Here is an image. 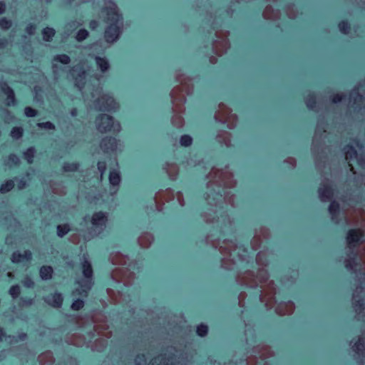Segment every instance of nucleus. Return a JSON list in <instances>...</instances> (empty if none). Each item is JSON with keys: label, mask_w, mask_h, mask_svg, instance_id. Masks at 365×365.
<instances>
[{"label": "nucleus", "mask_w": 365, "mask_h": 365, "mask_svg": "<svg viewBox=\"0 0 365 365\" xmlns=\"http://www.w3.org/2000/svg\"><path fill=\"white\" fill-rule=\"evenodd\" d=\"M71 74L74 79L75 86L80 90L85 88L86 83V71L83 67H73L71 69Z\"/></svg>", "instance_id": "nucleus-18"}, {"label": "nucleus", "mask_w": 365, "mask_h": 365, "mask_svg": "<svg viewBox=\"0 0 365 365\" xmlns=\"http://www.w3.org/2000/svg\"><path fill=\"white\" fill-rule=\"evenodd\" d=\"M107 169V164L105 161H98L97 163V172L95 173L98 182L101 183L103 180V175Z\"/></svg>", "instance_id": "nucleus-42"}, {"label": "nucleus", "mask_w": 365, "mask_h": 365, "mask_svg": "<svg viewBox=\"0 0 365 365\" xmlns=\"http://www.w3.org/2000/svg\"><path fill=\"white\" fill-rule=\"evenodd\" d=\"M70 230L71 227L68 223L58 225L56 227L57 235L61 238L67 235Z\"/></svg>", "instance_id": "nucleus-47"}, {"label": "nucleus", "mask_w": 365, "mask_h": 365, "mask_svg": "<svg viewBox=\"0 0 365 365\" xmlns=\"http://www.w3.org/2000/svg\"><path fill=\"white\" fill-rule=\"evenodd\" d=\"M225 201L224 203L230 204L232 207H235V198L236 196L234 194H232L230 192L225 191L224 192Z\"/></svg>", "instance_id": "nucleus-57"}, {"label": "nucleus", "mask_w": 365, "mask_h": 365, "mask_svg": "<svg viewBox=\"0 0 365 365\" xmlns=\"http://www.w3.org/2000/svg\"><path fill=\"white\" fill-rule=\"evenodd\" d=\"M54 61L67 65L71 63V58L66 54H59L54 56Z\"/></svg>", "instance_id": "nucleus-62"}, {"label": "nucleus", "mask_w": 365, "mask_h": 365, "mask_svg": "<svg viewBox=\"0 0 365 365\" xmlns=\"http://www.w3.org/2000/svg\"><path fill=\"white\" fill-rule=\"evenodd\" d=\"M269 277L267 269L259 268L257 274L251 270L239 272L236 276V281L238 284L250 288H257L260 284L262 290L259 299L268 309H271L276 304V287L273 280L268 281Z\"/></svg>", "instance_id": "nucleus-2"}, {"label": "nucleus", "mask_w": 365, "mask_h": 365, "mask_svg": "<svg viewBox=\"0 0 365 365\" xmlns=\"http://www.w3.org/2000/svg\"><path fill=\"white\" fill-rule=\"evenodd\" d=\"M295 310V304L293 302H280L275 307V312L279 316L290 315Z\"/></svg>", "instance_id": "nucleus-23"}, {"label": "nucleus", "mask_w": 365, "mask_h": 365, "mask_svg": "<svg viewBox=\"0 0 365 365\" xmlns=\"http://www.w3.org/2000/svg\"><path fill=\"white\" fill-rule=\"evenodd\" d=\"M110 277L118 283L121 282L125 287H130L134 284L136 275L128 267H116L111 271Z\"/></svg>", "instance_id": "nucleus-13"}, {"label": "nucleus", "mask_w": 365, "mask_h": 365, "mask_svg": "<svg viewBox=\"0 0 365 365\" xmlns=\"http://www.w3.org/2000/svg\"><path fill=\"white\" fill-rule=\"evenodd\" d=\"M329 211L334 219L339 214V204L335 200L331 201L329 206Z\"/></svg>", "instance_id": "nucleus-56"}, {"label": "nucleus", "mask_w": 365, "mask_h": 365, "mask_svg": "<svg viewBox=\"0 0 365 365\" xmlns=\"http://www.w3.org/2000/svg\"><path fill=\"white\" fill-rule=\"evenodd\" d=\"M103 11L106 13L105 22L107 24L104 38L106 42L113 43L120 38L123 33V15L120 13L117 4L112 1L107 4Z\"/></svg>", "instance_id": "nucleus-3"}, {"label": "nucleus", "mask_w": 365, "mask_h": 365, "mask_svg": "<svg viewBox=\"0 0 365 365\" xmlns=\"http://www.w3.org/2000/svg\"><path fill=\"white\" fill-rule=\"evenodd\" d=\"M108 221V215L106 212H95L91 218V223L96 227H106Z\"/></svg>", "instance_id": "nucleus-32"}, {"label": "nucleus", "mask_w": 365, "mask_h": 365, "mask_svg": "<svg viewBox=\"0 0 365 365\" xmlns=\"http://www.w3.org/2000/svg\"><path fill=\"white\" fill-rule=\"evenodd\" d=\"M35 153H36V150L34 147L29 148L24 153V158L27 161L28 163L31 164L33 163Z\"/></svg>", "instance_id": "nucleus-52"}, {"label": "nucleus", "mask_w": 365, "mask_h": 365, "mask_svg": "<svg viewBox=\"0 0 365 365\" xmlns=\"http://www.w3.org/2000/svg\"><path fill=\"white\" fill-rule=\"evenodd\" d=\"M24 134V129L21 127L16 126L11 129V136L16 140L22 138Z\"/></svg>", "instance_id": "nucleus-59"}, {"label": "nucleus", "mask_w": 365, "mask_h": 365, "mask_svg": "<svg viewBox=\"0 0 365 365\" xmlns=\"http://www.w3.org/2000/svg\"><path fill=\"white\" fill-rule=\"evenodd\" d=\"M21 164V160L19 158L16 154H10L8 157V165L11 166H19Z\"/></svg>", "instance_id": "nucleus-63"}, {"label": "nucleus", "mask_w": 365, "mask_h": 365, "mask_svg": "<svg viewBox=\"0 0 365 365\" xmlns=\"http://www.w3.org/2000/svg\"><path fill=\"white\" fill-rule=\"evenodd\" d=\"M34 304V299H27L25 297H20L18 305L19 308L24 309L32 306Z\"/></svg>", "instance_id": "nucleus-55"}, {"label": "nucleus", "mask_w": 365, "mask_h": 365, "mask_svg": "<svg viewBox=\"0 0 365 365\" xmlns=\"http://www.w3.org/2000/svg\"><path fill=\"white\" fill-rule=\"evenodd\" d=\"M344 218L346 224H354L359 220V214L354 207H349L344 211Z\"/></svg>", "instance_id": "nucleus-38"}, {"label": "nucleus", "mask_w": 365, "mask_h": 365, "mask_svg": "<svg viewBox=\"0 0 365 365\" xmlns=\"http://www.w3.org/2000/svg\"><path fill=\"white\" fill-rule=\"evenodd\" d=\"M37 360L39 365L53 364L56 361L53 352L50 350H46L40 354L38 356Z\"/></svg>", "instance_id": "nucleus-34"}, {"label": "nucleus", "mask_w": 365, "mask_h": 365, "mask_svg": "<svg viewBox=\"0 0 365 365\" xmlns=\"http://www.w3.org/2000/svg\"><path fill=\"white\" fill-rule=\"evenodd\" d=\"M72 321L79 327H84L88 323V319L86 317L81 316L74 317Z\"/></svg>", "instance_id": "nucleus-60"}, {"label": "nucleus", "mask_w": 365, "mask_h": 365, "mask_svg": "<svg viewBox=\"0 0 365 365\" xmlns=\"http://www.w3.org/2000/svg\"><path fill=\"white\" fill-rule=\"evenodd\" d=\"M360 289V292H362V287H357L355 292L353 294V307L357 315L362 314L365 309V304L364 299H361L356 292Z\"/></svg>", "instance_id": "nucleus-29"}, {"label": "nucleus", "mask_w": 365, "mask_h": 365, "mask_svg": "<svg viewBox=\"0 0 365 365\" xmlns=\"http://www.w3.org/2000/svg\"><path fill=\"white\" fill-rule=\"evenodd\" d=\"M214 118L216 121L226 124L229 129L235 128L238 122L237 115L232 113V110L224 103H219Z\"/></svg>", "instance_id": "nucleus-9"}, {"label": "nucleus", "mask_w": 365, "mask_h": 365, "mask_svg": "<svg viewBox=\"0 0 365 365\" xmlns=\"http://www.w3.org/2000/svg\"><path fill=\"white\" fill-rule=\"evenodd\" d=\"M96 64L98 66V68L102 71V72H106L110 68V64L108 63V61L106 58L96 56Z\"/></svg>", "instance_id": "nucleus-44"}, {"label": "nucleus", "mask_w": 365, "mask_h": 365, "mask_svg": "<svg viewBox=\"0 0 365 365\" xmlns=\"http://www.w3.org/2000/svg\"><path fill=\"white\" fill-rule=\"evenodd\" d=\"M205 242L207 245H210L215 248L219 247V251L221 254L227 256H230L232 252L235 251L237 248V244L230 240H225L220 245L219 239H212V235H207L205 237Z\"/></svg>", "instance_id": "nucleus-15"}, {"label": "nucleus", "mask_w": 365, "mask_h": 365, "mask_svg": "<svg viewBox=\"0 0 365 365\" xmlns=\"http://www.w3.org/2000/svg\"><path fill=\"white\" fill-rule=\"evenodd\" d=\"M320 200L322 202L331 200L334 196L333 189L329 183L323 182L319 188Z\"/></svg>", "instance_id": "nucleus-27"}, {"label": "nucleus", "mask_w": 365, "mask_h": 365, "mask_svg": "<svg viewBox=\"0 0 365 365\" xmlns=\"http://www.w3.org/2000/svg\"><path fill=\"white\" fill-rule=\"evenodd\" d=\"M203 221L207 224L220 223V228L222 231L232 225L233 221L224 209L214 210L209 209L208 211L200 214Z\"/></svg>", "instance_id": "nucleus-7"}, {"label": "nucleus", "mask_w": 365, "mask_h": 365, "mask_svg": "<svg viewBox=\"0 0 365 365\" xmlns=\"http://www.w3.org/2000/svg\"><path fill=\"white\" fill-rule=\"evenodd\" d=\"M154 241L153 235L148 232H143L138 238V243L142 248H148Z\"/></svg>", "instance_id": "nucleus-35"}, {"label": "nucleus", "mask_w": 365, "mask_h": 365, "mask_svg": "<svg viewBox=\"0 0 365 365\" xmlns=\"http://www.w3.org/2000/svg\"><path fill=\"white\" fill-rule=\"evenodd\" d=\"M352 349L360 356H365V341L359 336L357 341L353 345Z\"/></svg>", "instance_id": "nucleus-41"}, {"label": "nucleus", "mask_w": 365, "mask_h": 365, "mask_svg": "<svg viewBox=\"0 0 365 365\" xmlns=\"http://www.w3.org/2000/svg\"><path fill=\"white\" fill-rule=\"evenodd\" d=\"M272 254V251L267 247L259 251L255 257L257 264L261 266L263 269L267 267L269 264V257Z\"/></svg>", "instance_id": "nucleus-24"}, {"label": "nucleus", "mask_w": 365, "mask_h": 365, "mask_svg": "<svg viewBox=\"0 0 365 365\" xmlns=\"http://www.w3.org/2000/svg\"><path fill=\"white\" fill-rule=\"evenodd\" d=\"M91 320L94 323L93 332L88 333L90 338H93L95 332L99 336L110 339L113 333L109 330V326L107 324V317L101 312H94L91 315Z\"/></svg>", "instance_id": "nucleus-8"}, {"label": "nucleus", "mask_w": 365, "mask_h": 365, "mask_svg": "<svg viewBox=\"0 0 365 365\" xmlns=\"http://www.w3.org/2000/svg\"><path fill=\"white\" fill-rule=\"evenodd\" d=\"M197 334L200 337L207 336L208 333V327L205 324H200L197 327Z\"/></svg>", "instance_id": "nucleus-61"}, {"label": "nucleus", "mask_w": 365, "mask_h": 365, "mask_svg": "<svg viewBox=\"0 0 365 365\" xmlns=\"http://www.w3.org/2000/svg\"><path fill=\"white\" fill-rule=\"evenodd\" d=\"M255 233L262 240H269L271 237L270 230L266 227H261L259 230H256Z\"/></svg>", "instance_id": "nucleus-48"}, {"label": "nucleus", "mask_w": 365, "mask_h": 365, "mask_svg": "<svg viewBox=\"0 0 365 365\" xmlns=\"http://www.w3.org/2000/svg\"><path fill=\"white\" fill-rule=\"evenodd\" d=\"M81 268L83 278L78 282L79 286L76 289L74 294L82 298H86L94 284L93 270L91 262L86 258L83 259Z\"/></svg>", "instance_id": "nucleus-6"}, {"label": "nucleus", "mask_w": 365, "mask_h": 365, "mask_svg": "<svg viewBox=\"0 0 365 365\" xmlns=\"http://www.w3.org/2000/svg\"><path fill=\"white\" fill-rule=\"evenodd\" d=\"M79 168H80V164L78 163L66 162L63 164L62 172L64 173L76 172L79 170Z\"/></svg>", "instance_id": "nucleus-45"}, {"label": "nucleus", "mask_w": 365, "mask_h": 365, "mask_svg": "<svg viewBox=\"0 0 365 365\" xmlns=\"http://www.w3.org/2000/svg\"><path fill=\"white\" fill-rule=\"evenodd\" d=\"M121 178L120 175L118 171L113 170L110 172L109 174V182L110 184L115 187L118 186L120 183Z\"/></svg>", "instance_id": "nucleus-46"}, {"label": "nucleus", "mask_w": 365, "mask_h": 365, "mask_svg": "<svg viewBox=\"0 0 365 365\" xmlns=\"http://www.w3.org/2000/svg\"><path fill=\"white\" fill-rule=\"evenodd\" d=\"M53 269L51 266H42L40 268L39 274L43 280L51 279L53 277Z\"/></svg>", "instance_id": "nucleus-43"}, {"label": "nucleus", "mask_w": 365, "mask_h": 365, "mask_svg": "<svg viewBox=\"0 0 365 365\" xmlns=\"http://www.w3.org/2000/svg\"><path fill=\"white\" fill-rule=\"evenodd\" d=\"M9 294L12 297V299H17L21 294V287L19 284L12 285L9 290Z\"/></svg>", "instance_id": "nucleus-58"}, {"label": "nucleus", "mask_w": 365, "mask_h": 365, "mask_svg": "<svg viewBox=\"0 0 365 365\" xmlns=\"http://www.w3.org/2000/svg\"><path fill=\"white\" fill-rule=\"evenodd\" d=\"M66 342L76 346H88V341L83 334L74 333L66 337Z\"/></svg>", "instance_id": "nucleus-26"}, {"label": "nucleus", "mask_w": 365, "mask_h": 365, "mask_svg": "<svg viewBox=\"0 0 365 365\" xmlns=\"http://www.w3.org/2000/svg\"><path fill=\"white\" fill-rule=\"evenodd\" d=\"M175 198L174 191L171 188L160 190L154 197L156 210L159 212L163 210L165 202H169Z\"/></svg>", "instance_id": "nucleus-17"}, {"label": "nucleus", "mask_w": 365, "mask_h": 365, "mask_svg": "<svg viewBox=\"0 0 365 365\" xmlns=\"http://www.w3.org/2000/svg\"><path fill=\"white\" fill-rule=\"evenodd\" d=\"M252 354L246 358L247 365H257L258 359L265 360L274 356V351L269 345L257 344L252 348Z\"/></svg>", "instance_id": "nucleus-11"}, {"label": "nucleus", "mask_w": 365, "mask_h": 365, "mask_svg": "<svg viewBox=\"0 0 365 365\" xmlns=\"http://www.w3.org/2000/svg\"><path fill=\"white\" fill-rule=\"evenodd\" d=\"M344 155H345V159L349 161V167L350 168V171L353 173V174H356V171L354 170V168L349 163L350 160L356 158L357 157V152L356 149L352 145H346L344 148Z\"/></svg>", "instance_id": "nucleus-33"}, {"label": "nucleus", "mask_w": 365, "mask_h": 365, "mask_svg": "<svg viewBox=\"0 0 365 365\" xmlns=\"http://www.w3.org/2000/svg\"><path fill=\"white\" fill-rule=\"evenodd\" d=\"M230 33L227 30L219 29L215 31V35L218 40H214L212 43L213 52L218 56L225 54L230 47L228 38Z\"/></svg>", "instance_id": "nucleus-12"}, {"label": "nucleus", "mask_w": 365, "mask_h": 365, "mask_svg": "<svg viewBox=\"0 0 365 365\" xmlns=\"http://www.w3.org/2000/svg\"><path fill=\"white\" fill-rule=\"evenodd\" d=\"M349 103L355 108H361L363 104V96L359 92L351 93Z\"/></svg>", "instance_id": "nucleus-40"}, {"label": "nucleus", "mask_w": 365, "mask_h": 365, "mask_svg": "<svg viewBox=\"0 0 365 365\" xmlns=\"http://www.w3.org/2000/svg\"><path fill=\"white\" fill-rule=\"evenodd\" d=\"M118 140L112 136H105L100 142V148L104 153L115 152L118 148Z\"/></svg>", "instance_id": "nucleus-21"}, {"label": "nucleus", "mask_w": 365, "mask_h": 365, "mask_svg": "<svg viewBox=\"0 0 365 365\" xmlns=\"http://www.w3.org/2000/svg\"><path fill=\"white\" fill-rule=\"evenodd\" d=\"M232 134L225 130H219L215 136V140L221 145L230 148L232 144Z\"/></svg>", "instance_id": "nucleus-22"}, {"label": "nucleus", "mask_w": 365, "mask_h": 365, "mask_svg": "<svg viewBox=\"0 0 365 365\" xmlns=\"http://www.w3.org/2000/svg\"><path fill=\"white\" fill-rule=\"evenodd\" d=\"M186 353L170 347L153 357L148 365H187Z\"/></svg>", "instance_id": "nucleus-5"}, {"label": "nucleus", "mask_w": 365, "mask_h": 365, "mask_svg": "<svg viewBox=\"0 0 365 365\" xmlns=\"http://www.w3.org/2000/svg\"><path fill=\"white\" fill-rule=\"evenodd\" d=\"M55 34L56 31L53 28L46 27L43 29L42 31L43 41L47 42L51 41L53 37L54 36Z\"/></svg>", "instance_id": "nucleus-49"}, {"label": "nucleus", "mask_w": 365, "mask_h": 365, "mask_svg": "<svg viewBox=\"0 0 365 365\" xmlns=\"http://www.w3.org/2000/svg\"><path fill=\"white\" fill-rule=\"evenodd\" d=\"M262 242L263 240L257 234L255 233V235L250 242L251 248L255 251L259 250L261 247Z\"/></svg>", "instance_id": "nucleus-53"}, {"label": "nucleus", "mask_w": 365, "mask_h": 365, "mask_svg": "<svg viewBox=\"0 0 365 365\" xmlns=\"http://www.w3.org/2000/svg\"><path fill=\"white\" fill-rule=\"evenodd\" d=\"M364 235V231L360 228L349 230L346 236L347 247L354 249Z\"/></svg>", "instance_id": "nucleus-20"}, {"label": "nucleus", "mask_w": 365, "mask_h": 365, "mask_svg": "<svg viewBox=\"0 0 365 365\" xmlns=\"http://www.w3.org/2000/svg\"><path fill=\"white\" fill-rule=\"evenodd\" d=\"M14 182L12 180H7L0 186V193L5 194L10 192L14 187Z\"/></svg>", "instance_id": "nucleus-50"}, {"label": "nucleus", "mask_w": 365, "mask_h": 365, "mask_svg": "<svg viewBox=\"0 0 365 365\" xmlns=\"http://www.w3.org/2000/svg\"><path fill=\"white\" fill-rule=\"evenodd\" d=\"M107 338L104 339L99 337L96 339L94 341L89 340L88 341V347H90L93 351L102 352L107 347L108 341Z\"/></svg>", "instance_id": "nucleus-28"}, {"label": "nucleus", "mask_w": 365, "mask_h": 365, "mask_svg": "<svg viewBox=\"0 0 365 365\" xmlns=\"http://www.w3.org/2000/svg\"><path fill=\"white\" fill-rule=\"evenodd\" d=\"M95 106L100 111H116L119 108V104L115 100L108 95H102L95 101Z\"/></svg>", "instance_id": "nucleus-16"}, {"label": "nucleus", "mask_w": 365, "mask_h": 365, "mask_svg": "<svg viewBox=\"0 0 365 365\" xmlns=\"http://www.w3.org/2000/svg\"><path fill=\"white\" fill-rule=\"evenodd\" d=\"M287 16L292 19H295L298 15V11L294 4H288L285 7Z\"/></svg>", "instance_id": "nucleus-51"}, {"label": "nucleus", "mask_w": 365, "mask_h": 365, "mask_svg": "<svg viewBox=\"0 0 365 365\" xmlns=\"http://www.w3.org/2000/svg\"><path fill=\"white\" fill-rule=\"evenodd\" d=\"M207 191L205 193V199L210 206L223 209L222 205L224 203L225 197L223 188H217L215 185L207 187Z\"/></svg>", "instance_id": "nucleus-14"}, {"label": "nucleus", "mask_w": 365, "mask_h": 365, "mask_svg": "<svg viewBox=\"0 0 365 365\" xmlns=\"http://www.w3.org/2000/svg\"><path fill=\"white\" fill-rule=\"evenodd\" d=\"M307 106L309 109L314 110L317 106V98L314 94H309L307 96L305 100Z\"/></svg>", "instance_id": "nucleus-54"}, {"label": "nucleus", "mask_w": 365, "mask_h": 365, "mask_svg": "<svg viewBox=\"0 0 365 365\" xmlns=\"http://www.w3.org/2000/svg\"><path fill=\"white\" fill-rule=\"evenodd\" d=\"M262 16L265 19L276 21L280 19L281 12L279 10L274 9L271 5H267L263 11Z\"/></svg>", "instance_id": "nucleus-36"}, {"label": "nucleus", "mask_w": 365, "mask_h": 365, "mask_svg": "<svg viewBox=\"0 0 365 365\" xmlns=\"http://www.w3.org/2000/svg\"><path fill=\"white\" fill-rule=\"evenodd\" d=\"M10 259L15 264L20 263L23 262L24 259L30 262L32 259V253L29 250H24L23 254L20 253L19 251H16L11 254Z\"/></svg>", "instance_id": "nucleus-31"}, {"label": "nucleus", "mask_w": 365, "mask_h": 365, "mask_svg": "<svg viewBox=\"0 0 365 365\" xmlns=\"http://www.w3.org/2000/svg\"><path fill=\"white\" fill-rule=\"evenodd\" d=\"M163 169L171 180H175L179 175V166L175 163L166 162Z\"/></svg>", "instance_id": "nucleus-30"}, {"label": "nucleus", "mask_w": 365, "mask_h": 365, "mask_svg": "<svg viewBox=\"0 0 365 365\" xmlns=\"http://www.w3.org/2000/svg\"><path fill=\"white\" fill-rule=\"evenodd\" d=\"M175 80L179 85L175 86L170 93L173 113L170 123L175 128L182 129L185 124L183 115L186 110V96L192 95L194 91L193 78L179 72L175 74Z\"/></svg>", "instance_id": "nucleus-1"}, {"label": "nucleus", "mask_w": 365, "mask_h": 365, "mask_svg": "<svg viewBox=\"0 0 365 365\" xmlns=\"http://www.w3.org/2000/svg\"><path fill=\"white\" fill-rule=\"evenodd\" d=\"M0 91L6 96L5 104L7 106H14L16 105L17 100L14 91L9 86L6 81H0Z\"/></svg>", "instance_id": "nucleus-19"}, {"label": "nucleus", "mask_w": 365, "mask_h": 365, "mask_svg": "<svg viewBox=\"0 0 365 365\" xmlns=\"http://www.w3.org/2000/svg\"><path fill=\"white\" fill-rule=\"evenodd\" d=\"M108 259L114 265H125L129 261V257L120 252H113L109 255Z\"/></svg>", "instance_id": "nucleus-25"}, {"label": "nucleus", "mask_w": 365, "mask_h": 365, "mask_svg": "<svg viewBox=\"0 0 365 365\" xmlns=\"http://www.w3.org/2000/svg\"><path fill=\"white\" fill-rule=\"evenodd\" d=\"M135 365H147V359L144 354H138L134 359Z\"/></svg>", "instance_id": "nucleus-64"}, {"label": "nucleus", "mask_w": 365, "mask_h": 365, "mask_svg": "<svg viewBox=\"0 0 365 365\" xmlns=\"http://www.w3.org/2000/svg\"><path fill=\"white\" fill-rule=\"evenodd\" d=\"M207 182L206 187H211L212 185L217 188H233L237 185V180L234 179V174L228 170V166L225 168L212 167L206 175Z\"/></svg>", "instance_id": "nucleus-4"}, {"label": "nucleus", "mask_w": 365, "mask_h": 365, "mask_svg": "<svg viewBox=\"0 0 365 365\" xmlns=\"http://www.w3.org/2000/svg\"><path fill=\"white\" fill-rule=\"evenodd\" d=\"M48 185L52 193L58 196H64L66 195V187L63 185L62 182L50 180Z\"/></svg>", "instance_id": "nucleus-37"}, {"label": "nucleus", "mask_w": 365, "mask_h": 365, "mask_svg": "<svg viewBox=\"0 0 365 365\" xmlns=\"http://www.w3.org/2000/svg\"><path fill=\"white\" fill-rule=\"evenodd\" d=\"M96 128L101 133H118L121 130L120 124L114 118L106 113L98 115L96 120Z\"/></svg>", "instance_id": "nucleus-10"}, {"label": "nucleus", "mask_w": 365, "mask_h": 365, "mask_svg": "<svg viewBox=\"0 0 365 365\" xmlns=\"http://www.w3.org/2000/svg\"><path fill=\"white\" fill-rule=\"evenodd\" d=\"M46 302L53 308H61L63 304V297L59 292H55L51 295V299H46Z\"/></svg>", "instance_id": "nucleus-39"}]
</instances>
